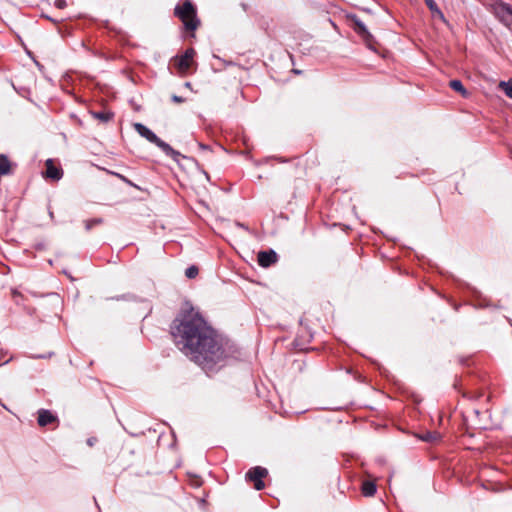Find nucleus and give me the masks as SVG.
<instances>
[{"label":"nucleus","instance_id":"obj_1","mask_svg":"<svg viewBox=\"0 0 512 512\" xmlns=\"http://www.w3.org/2000/svg\"><path fill=\"white\" fill-rule=\"evenodd\" d=\"M171 334L178 349L204 370H212L227 356L222 338L193 308L177 316Z\"/></svg>","mask_w":512,"mask_h":512},{"label":"nucleus","instance_id":"obj_2","mask_svg":"<svg viewBox=\"0 0 512 512\" xmlns=\"http://www.w3.org/2000/svg\"><path fill=\"white\" fill-rule=\"evenodd\" d=\"M134 129L140 136L148 140L150 143L159 147L167 156L171 157L175 162H179L180 158H186L180 152L174 150L168 143L162 141L157 135L148 127L141 123H135Z\"/></svg>","mask_w":512,"mask_h":512},{"label":"nucleus","instance_id":"obj_3","mask_svg":"<svg viewBox=\"0 0 512 512\" xmlns=\"http://www.w3.org/2000/svg\"><path fill=\"white\" fill-rule=\"evenodd\" d=\"M175 15L178 16L188 30H196L199 21L196 17V10L189 0H185L182 6H176Z\"/></svg>","mask_w":512,"mask_h":512},{"label":"nucleus","instance_id":"obj_4","mask_svg":"<svg viewBox=\"0 0 512 512\" xmlns=\"http://www.w3.org/2000/svg\"><path fill=\"white\" fill-rule=\"evenodd\" d=\"M348 19L351 22L353 30L362 38L368 48L374 49V37L368 31L365 24L355 15L349 16Z\"/></svg>","mask_w":512,"mask_h":512},{"label":"nucleus","instance_id":"obj_5","mask_svg":"<svg viewBox=\"0 0 512 512\" xmlns=\"http://www.w3.org/2000/svg\"><path fill=\"white\" fill-rule=\"evenodd\" d=\"M495 16L508 28L512 29V8L504 3L494 7Z\"/></svg>","mask_w":512,"mask_h":512},{"label":"nucleus","instance_id":"obj_6","mask_svg":"<svg viewBox=\"0 0 512 512\" xmlns=\"http://www.w3.org/2000/svg\"><path fill=\"white\" fill-rule=\"evenodd\" d=\"M267 470L263 467L256 466L252 469H250L247 472L246 477L254 482V487L256 490H262L264 488V482L262 481V478L267 475Z\"/></svg>","mask_w":512,"mask_h":512},{"label":"nucleus","instance_id":"obj_7","mask_svg":"<svg viewBox=\"0 0 512 512\" xmlns=\"http://www.w3.org/2000/svg\"><path fill=\"white\" fill-rule=\"evenodd\" d=\"M195 55V50L193 48H189L185 51V53L178 59L177 65L178 68L185 72L187 71L193 62V57Z\"/></svg>","mask_w":512,"mask_h":512},{"label":"nucleus","instance_id":"obj_8","mask_svg":"<svg viewBox=\"0 0 512 512\" xmlns=\"http://www.w3.org/2000/svg\"><path fill=\"white\" fill-rule=\"evenodd\" d=\"M277 261V254L273 251H261L258 253V263L262 267H269Z\"/></svg>","mask_w":512,"mask_h":512},{"label":"nucleus","instance_id":"obj_9","mask_svg":"<svg viewBox=\"0 0 512 512\" xmlns=\"http://www.w3.org/2000/svg\"><path fill=\"white\" fill-rule=\"evenodd\" d=\"M63 172L60 168L56 167L53 163L52 159H48L46 161V172L45 176L52 180H60L62 178Z\"/></svg>","mask_w":512,"mask_h":512},{"label":"nucleus","instance_id":"obj_10","mask_svg":"<svg viewBox=\"0 0 512 512\" xmlns=\"http://www.w3.org/2000/svg\"><path fill=\"white\" fill-rule=\"evenodd\" d=\"M55 419H56L55 416L51 412H49L47 410H40L39 411L38 424L40 426H46V425L54 422Z\"/></svg>","mask_w":512,"mask_h":512},{"label":"nucleus","instance_id":"obj_11","mask_svg":"<svg viewBox=\"0 0 512 512\" xmlns=\"http://www.w3.org/2000/svg\"><path fill=\"white\" fill-rule=\"evenodd\" d=\"M449 86L454 91L460 93L463 97H467L469 95L468 91L463 86L462 82L460 80L454 79L451 80L449 83Z\"/></svg>","mask_w":512,"mask_h":512},{"label":"nucleus","instance_id":"obj_12","mask_svg":"<svg viewBox=\"0 0 512 512\" xmlns=\"http://www.w3.org/2000/svg\"><path fill=\"white\" fill-rule=\"evenodd\" d=\"M10 172V162L5 155H0V175H6Z\"/></svg>","mask_w":512,"mask_h":512},{"label":"nucleus","instance_id":"obj_13","mask_svg":"<svg viewBox=\"0 0 512 512\" xmlns=\"http://www.w3.org/2000/svg\"><path fill=\"white\" fill-rule=\"evenodd\" d=\"M499 88L504 91L507 97L512 99V78L508 81H501Z\"/></svg>","mask_w":512,"mask_h":512},{"label":"nucleus","instance_id":"obj_14","mask_svg":"<svg viewBox=\"0 0 512 512\" xmlns=\"http://www.w3.org/2000/svg\"><path fill=\"white\" fill-rule=\"evenodd\" d=\"M362 492L365 496H372L376 492V485L373 482H364L362 485Z\"/></svg>","mask_w":512,"mask_h":512},{"label":"nucleus","instance_id":"obj_15","mask_svg":"<svg viewBox=\"0 0 512 512\" xmlns=\"http://www.w3.org/2000/svg\"><path fill=\"white\" fill-rule=\"evenodd\" d=\"M93 116L102 122H107L113 117V114L110 112H94Z\"/></svg>","mask_w":512,"mask_h":512},{"label":"nucleus","instance_id":"obj_16","mask_svg":"<svg viewBox=\"0 0 512 512\" xmlns=\"http://www.w3.org/2000/svg\"><path fill=\"white\" fill-rule=\"evenodd\" d=\"M439 434L435 432H426L424 435L421 436V439L426 442H434L438 440Z\"/></svg>","mask_w":512,"mask_h":512},{"label":"nucleus","instance_id":"obj_17","mask_svg":"<svg viewBox=\"0 0 512 512\" xmlns=\"http://www.w3.org/2000/svg\"><path fill=\"white\" fill-rule=\"evenodd\" d=\"M198 274V268L196 266H190L186 269L185 275L186 277L192 279L195 278Z\"/></svg>","mask_w":512,"mask_h":512},{"label":"nucleus","instance_id":"obj_18","mask_svg":"<svg viewBox=\"0 0 512 512\" xmlns=\"http://www.w3.org/2000/svg\"><path fill=\"white\" fill-rule=\"evenodd\" d=\"M424 1L431 12H438L440 14V9L438 8V6L434 0H424Z\"/></svg>","mask_w":512,"mask_h":512},{"label":"nucleus","instance_id":"obj_19","mask_svg":"<svg viewBox=\"0 0 512 512\" xmlns=\"http://www.w3.org/2000/svg\"><path fill=\"white\" fill-rule=\"evenodd\" d=\"M102 223V219L101 218H95V219H92V220H87L85 221V227L87 230H90L94 225H97V224H100Z\"/></svg>","mask_w":512,"mask_h":512},{"label":"nucleus","instance_id":"obj_20","mask_svg":"<svg viewBox=\"0 0 512 512\" xmlns=\"http://www.w3.org/2000/svg\"><path fill=\"white\" fill-rule=\"evenodd\" d=\"M55 6L59 9H63L66 7V1L65 0H55Z\"/></svg>","mask_w":512,"mask_h":512},{"label":"nucleus","instance_id":"obj_21","mask_svg":"<svg viewBox=\"0 0 512 512\" xmlns=\"http://www.w3.org/2000/svg\"><path fill=\"white\" fill-rule=\"evenodd\" d=\"M433 16L434 17H438L439 19L441 20H445V17H444V14L442 13V11L440 10V14L438 12H432Z\"/></svg>","mask_w":512,"mask_h":512},{"label":"nucleus","instance_id":"obj_22","mask_svg":"<svg viewBox=\"0 0 512 512\" xmlns=\"http://www.w3.org/2000/svg\"><path fill=\"white\" fill-rule=\"evenodd\" d=\"M172 100H173L174 102H177V103H181V102H183V98H181V97H179V96H177V95H174V96L172 97Z\"/></svg>","mask_w":512,"mask_h":512},{"label":"nucleus","instance_id":"obj_23","mask_svg":"<svg viewBox=\"0 0 512 512\" xmlns=\"http://www.w3.org/2000/svg\"><path fill=\"white\" fill-rule=\"evenodd\" d=\"M94 441H95L94 438H90V439H88L87 443L89 446H92L94 444Z\"/></svg>","mask_w":512,"mask_h":512},{"label":"nucleus","instance_id":"obj_24","mask_svg":"<svg viewBox=\"0 0 512 512\" xmlns=\"http://www.w3.org/2000/svg\"><path fill=\"white\" fill-rule=\"evenodd\" d=\"M199 146L202 148V149H206V146L203 145V144H199Z\"/></svg>","mask_w":512,"mask_h":512}]
</instances>
